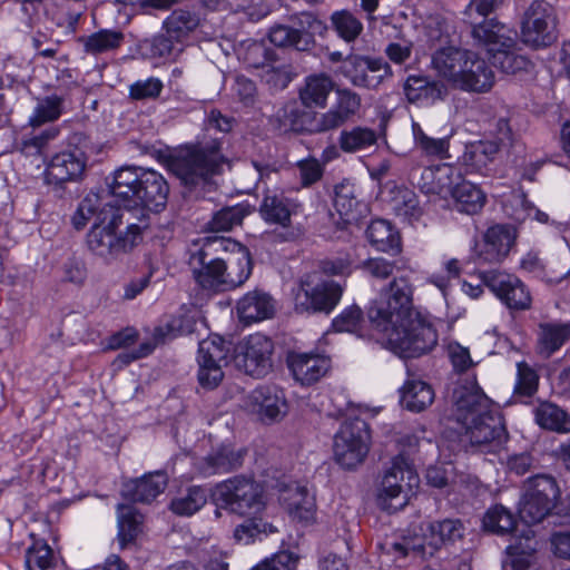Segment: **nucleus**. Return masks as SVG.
I'll list each match as a JSON object with an SVG mask.
<instances>
[{"label": "nucleus", "instance_id": "f257e3e1", "mask_svg": "<svg viewBox=\"0 0 570 570\" xmlns=\"http://www.w3.org/2000/svg\"><path fill=\"white\" fill-rule=\"evenodd\" d=\"M372 327L383 335L385 347L402 358L419 357L438 343L429 320L413 306V286L407 277H394L367 308Z\"/></svg>", "mask_w": 570, "mask_h": 570}, {"label": "nucleus", "instance_id": "f03ea898", "mask_svg": "<svg viewBox=\"0 0 570 570\" xmlns=\"http://www.w3.org/2000/svg\"><path fill=\"white\" fill-rule=\"evenodd\" d=\"M532 480L533 476L528 478V488L519 500L518 521L511 511L502 504L489 508L482 520L484 530L491 533L498 535L513 533V541L507 547L513 570H528L534 561V490L531 487Z\"/></svg>", "mask_w": 570, "mask_h": 570}, {"label": "nucleus", "instance_id": "7ed1b4c3", "mask_svg": "<svg viewBox=\"0 0 570 570\" xmlns=\"http://www.w3.org/2000/svg\"><path fill=\"white\" fill-rule=\"evenodd\" d=\"M110 218L105 224H94L87 234L88 249L111 262L124 254L130 253L142 242V233L148 228V217H134L131 210L122 212L109 207Z\"/></svg>", "mask_w": 570, "mask_h": 570}, {"label": "nucleus", "instance_id": "20e7f679", "mask_svg": "<svg viewBox=\"0 0 570 570\" xmlns=\"http://www.w3.org/2000/svg\"><path fill=\"white\" fill-rule=\"evenodd\" d=\"M422 189L428 194H450L458 212L475 215L487 203L484 191L465 180L460 166L440 164L425 167L421 174Z\"/></svg>", "mask_w": 570, "mask_h": 570}, {"label": "nucleus", "instance_id": "39448f33", "mask_svg": "<svg viewBox=\"0 0 570 570\" xmlns=\"http://www.w3.org/2000/svg\"><path fill=\"white\" fill-rule=\"evenodd\" d=\"M226 161L220 140L213 139L177 150L169 156L167 166L184 186L195 189L220 174Z\"/></svg>", "mask_w": 570, "mask_h": 570}, {"label": "nucleus", "instance_id": "423d86ee", "mask_svg": "<svg viewBox=\"0 0 570 570\" xmlns=\"http://www.w3.org/2000/svg\"><path fill=\"white\" fill-rule=\"evenodd\" d=\"M212 497L218 508L242 517L259 514L266 509L264 487L250 476L235 475L219 482Z\"/></svg>", "mask_w": 570, "mask_h": 570}, {"label": "nucleus", "instance_id": "0eeeda50", "mask_svg": "<svg viewBox=\"0 0 570 570\" xmlns=\"http://www.w3.org/2000/svg\"><path fill=\"white\" fill-rule=\"evenodd\" d=\"M330 27L311 11L288 17L287 23H276L268 30V40L275 47L308 52L316 46V36L324 38Z\"/></svg>", "mask_w": 570, "mask_h": 570}, {"label": "nucleus", "instance_id": "6e6552de", "mask_svg": "<svg viewBox=\"0 0 570 570\" xmlns=\"http://www.w3.org/2000/svg\"><path fill=\"white\" fill-rule=\"evenodd\" d=\"M419 482V475L407 459L403 454L396 455L381 481L376 497L377 505L389 512L403 508Z\"/></svg>", "mask_w": 570, "mask_h": 570}, {"label": "nucleus", "instance_id": "1a4fd4ad", "mask_svg": "<svg viewBox=\"0 0 570 570\" xmlns=\"http://www.w3.org/2000/svg\"><path fill=\"white\" fill-rule=\"evenodd\" d=\"M361 96L350 88H336L335 101L325 112H304L301 126L293 124L294 129L309 134H325L343 127L360 110Z\"/></svg>", "mask_w": 570, "mask_h": 570}, {"label": "nucleus", "instance_id": "9d476101", "mask_svg": "<svg viewBox=\"0 0 570 570\" xmlns=\"http://www.w3.org/2000/svg\"><path fill=\"white\" fill-rule=\"evenodd\" d=\"M343 287L335 281L306 275L299 281L294 302L297 313L331 314L340 303Z\"/></svg>", "mask_w": 570, "mask_h": 570}, {"label": "nucleus", "instance_id": "9b49d317", "mask_svg": "<svg viewBox=\"0 0 570 570\" xmlns=\"http://www.w3.org/2000/svg\"><path fill=\"white\" fill-rule=\"evenodd\" d=\"M368 424L357 416L346 419L334 435V459L344 469L361 464L370 451Z\"/></svg>", "mask_w": 570, "mask_h": 570}, {"label": "nucleus", "instance_id": "f8f14e48", "mask_svg": "<svg viewBox=\"0 0 570 570\" xmlns=\"http://www.w3.org/2000/svg\"><path fill=\"white\" fill-rule=\"evenodd\" d=\"M502 2L503 0H470L463 11V21L470 26L475 41L500 42L505 46L511 42L510 28L495 18H489Z\"/></svg>", "mask_w": 570, "mask_h": 570}, {"label": "nucleus", "instance_id": "ddd939ff", "mask_svg": "<svg viewBox=\"0 0 570 570\" xmlns=\"http://www.w3.org/2000/svg\"><path fill=\"white\" fill-rule=\"evenodd\" d=\"M274 343L264 334L255 333L234 348L237 370L255 379H263L273 368Z\"/></svg>", "mask_w": 570, "mask_h": 570}, {"label": "nucleus", "instance_id": "4468645a", "mask_svg": "<svg viewBox=\"0 0 570 570\" xmlns=\"http://www.w3.org/2000/svg\"><path fill=\"white\" fill-rule=\"evenodd\" d=\"M338 70L352 86L368 90H376L392 76L391 67L383 58L358 53L346 56Z\"/></svg>", "mask_w": 570, "mask_h": 570}, {"label": "nucleus", "instance_id": "2eb2a0df", "mask_svg": "<svg viewBox=\"0 0 570 570\" xmlns=\"http://www.w3.org/2000/svg\"><path fill=\"white\" fill-rule=\"evenodd\" d=\"M230 343L215 335L203 340L198 344V372L199 384L207 390L216 389L224 379L223 366L228 363Z\"/></svg>", "mask_w": 570, "mask_h": 570}, {"label": "nucleus", "instance_id": "dca6fc26", "mask_svg": "<svg viewBox=\"0 0 570 570\" xmlns=\"http://www.w3.org/2000/svg\"><path fill=\"white\" fill-rule=\"evenodd\" d=\"M299 207L295 199L283 193L267 190L263 195L258 213L265 223L283 228V232L272 234L274 238L281 242H293L298 237V233L292 228V217L297 215Z\"/></svg>", "mask_w": 570, "mask_h": 570}, {"label": "nucleus", "instance_id": "f3484780", "mask_svg": "<svg viewBox=\"0 0 570 570\" xmlns=\"http://www.w3.org/2000/svg\"><path fill=\"white\" fill-rule=\"evenodd\" d=\"M461 426L472 445L488 448L489 452L500 450L509 438L503 416L497 406Z\"/></svg>", "mask_w": 570, "mask_h": 570}, {"label": "nucleus", "instance_id": "a211bd4d", "mask_svg": "<svg viewBox=\"0 0 570 570\" xmlns=\"http://www.w3.org/2000/svg\"><path fill=\"white\" fill-rule=\"evenodd\" d=\"M517 238V230L510 224L490 226L481 242L475 244L474 254L479 264H499L509 254Z\"/></svg>", "mask_w": 570, "mask_h": 570}, {"label": "nucleus", "instance_id": "6ab92c4d", "mask_svg": "<svg viewBox=\"0 0 570 570\" xmlns=\"http://www.w3.org/2000/svg\"><path fill=\"white\" fill-rule=\"evenodd\" d=\"M452 400L456 421L460 425L474 420L479 414L487 413L495 406L480 387L475 377L458 385L453 391Z\"/></svg>", "mask_w": 570, "mask_h": 570}, {"label": "nucleus", "instance_id": "aec40b11", "mask_svg": "<svg viewBox=\"0 0 570 570\" xmlns=\"http://www.w3.org/2000/svg\"><path fill=\"white\" fill-rule=\"evenodd\" d=\"M483 282L509 308L524 309L531 304L530 293L512 275L495 271L484 272Z\"/></svg>", "mask_w": 570, "mask_h": 570}, {"label": "nucleus", "instance_id": "412c9836", "mask_svg": "<svg viewBox=\"0 0 570 570\" xmlns=\"http://www.w3.org/2000/svg\"><path fill=\"white\" fill-rule=\"evenodd\" d=\"M144 171L142 167L124 166L114 173L111 183L108 184L111 195L122 202L128 210L132 207L135 214L138 209Z\"/></svg>", "mask_w": 570, "mask_h": 570}, {"label": "nucleus", "instance_id": "4be33fe9", "mask_svg": "<svg viewBox=\"0 0 570 570\" xmlns=\"http://www.w3.org/2000/svg\"><path fill=\"white\" fill-rule=\"evenodd\" d=\"M168 194L169 185L163 175L156 170L145 168L137 215L131 210L134 217L141 216V213L146 214L149 226V212H159L165 208Z\"/></svg>", "mask_w": 570, "mask_h": 570}, {"label": "nucleus", "instance_id": "5701e85b", "mask_svg": "<svg viewBox=\"0 0 570 570\" xmlns=\"http://www.w3.org/2000/svg\"><path fill=\"white\" fill-rule=\"evenodd\" d=\"M494 85V72L485 59L471 51L453 86L472 92H487Z\"/></svg>", "mask_w": 570, "mask_h": 570}, {"label": "nucleus", "instance_id": "b1692460", "mask_svg": "<svg viewBox=\"0 0 570 570\" xmlns=\"http://www.w3.org/2000/svg\"><path fill=\"white\" fill-rule=\"evenodd\" d=\"M287 365L297 382L312 385L330 371L331 360L318 353L292 352L287 356Z\"/></svg>", "mask_w": 570, "mask_h": 570}, {"label": "nucleus", "instance_id": "393cba45", "mask_svg": "<svg viewBox=\"0 0 570 570\" xmlns=\"http://www.w3.org/2000/svg\"><path fill=\"white\" fill-rule=\"evenodd\" d=\"M228 246L235 247L236 242L218 236L204 237L200 244H196L195 248L190 249L187 262L193 277L223 259Z\"/></svg>", "mask_w": 570, "mask_h": 570}, {"label": "nucleus", "instance_id": "a878e982", "mask_svg": "<svg viewBox=\"0 0 570 570\" xmlns=\"http://www.w3.org/2000/svg\"><path fill=\"white\" fill-rule=\"evenodd\" d=\"M403 92L410 104L425 107L443 100L448 95V88L441 80L423 75H410L403 83Z\"/></svg>", "mask_w": 570, "mask_h": 570}, {"label": "nucleus", "instance_id": "bb28decb", "mask_svg": "<svg viewBox=\"0 0 570 570\" xmlns=\"http://www.w3.org/2000/svg\"><path fill=\"white\" fill-rule=\"evenodd\" d=\"M279 501L288 514L302 523L314 521L316 514L315 498L305 485L292 483L282 490Z\"/></svg>", "mask_w": 570, "mask_h": 570}, {"label": "nucleus", "instance_id": "cd10ccee", "mask_svg": "<svg viewBox=\"0 0 570 570\" xmlns=\"http://www.w3.org/2000/svg\"><path fill=\"white\" fill-rule=\"evenodd\" d=\"M168 476L164 471L146 473L139 479L130 480L122 487L121 494L132 502L149 503L163 493Z\"/></svg>", "mask_w": 570, "mask_h": 570}, {"label": "nucleus", "instance_id": "c85d7f7f", "mask_svg": "<svg viewBox=\"0 0 570 570\" xmlns=\"http://www.w3.org/2000/svg\"><path fill=\"white\" fill-rule=\"evenodd\" d=\"M86 168L81 151H62L55 155L46 168L49 183L63 184L80 178Z\"/></svg>", "mask_w": 570, "mask_h": 570}, {"label": "nucleus", "instance_id": "c756f323", "mask_svg": "<svg viewBox=\"0 0 570 570\" xmlns=\"http://www.w3.org/2000/svg\"><path fill=\"white\" fill-rule=\"evenodd\" d=\"M247 450L222 444L213 449L200 462L199 470L205 476L229 473L243 465Z\"/></svg>", "mask_w": 570, "mask_h": 570}, {"label": "nucleus", "instance_id": "7c9ffc66", "mask_svg": "<svg viewBox=\"0 0 570 570\" xmlns=\"http://www.w3.org/2000/svg\"><path fill=\"white\" fill-rule=\"evenodd\" d=\"M334 207L345 224H357L368 212L367 205L358 199L356 186L347 179L334 188Z\"/></svg>", "mask_w": 570, "mask_h": 570}, {"label": "nucleus", "instance_id": "2f4dec72", "mask_svg": "<svg viewBox=\"0 0 570 570\" xmlns=\"http://www.w3.org/2000/svg\"><path fill=\"white\" fill-rule=\"evenodd\" d=\"M249 400L253 411L262 421H276L286 412L284 393L276 386H258L250 393Z\"/></svg>", "mask_w": 570, "mask_h": 570}, {"label": "nucleus", "instance_id": "473e14b6", "mask_svg": "<svg viewBox=\"0 0 570 570\" xmlns=\"http://www.w3.org/2000/svg\"><path fill=\"white\" fill-rule=\"evenodd\" d=\"M225 277L227 291L242 286L252 275L253 262L248 248L236 242V246H228L225 254Z\"/></svg>", "mask_w": 570, "mask_h": 570}, {"label": "nucleus", "instance_id": "72a5a7b5", "mask_svg": "<svg viewBox=\"0 0 570 570\" xmlns=\"http://www.w3.org/2000/svg\"><path fill=\"white\" fill-rule=\"evenodd\" d=\"M499 151V145L494 141H475L465 147L462 156L461 168L464 167L463 174L488 175L489 165L494 160Z\"/></svg>", "mask_w": 570, "mask_h": 570}, {"label": "nucleus", "instance_id": "f704fd0d", "mask_svg": "<svg viewBox=\"0 0 570 570\" xmlns=\"http://www.w3.org/2000/svg\"><path fill=\"white\" fill-rule=\"evenodd\" d=\"M510 38L511 42L509 45L492 43L488 41H478L479 43L484 45L488 48V51L491 53L492 63L501 69L505 73H515L520 70L527 69L531 61L524 56L515 55L511 51L514 46V40L517 33L510 29Z\"/></svg>", "mask_w": 570, "mask_h": 570}, {"label": "nucleus", "instance_id": "c9c22d12", "mask_svg": "<svg viewBox=\"0 0 570 570\" xmlns=\"http://www.w3.org/2000/svg\"><path fill=\"white\" fill-rule=\"evenodd\" d=\"M470 53V50L453 46L440 48L432 56V66L441 77L453 85Z\"/></svg>", "mask_w": 570, "mask_h": 570}, {"label": "nucleus", "instance_id": "e433bc0d", "mask_svg": "<svg viewBox=\"0 0 570 570\" xmlns=\"http://www.w3.org/2000/svg\"><path fill=\"white\" fill-rule=\"evenodd\" d=\"M194 325L191 318L187 316L173 317L165 326H158L154 331V342H147L139 345L136 351L139 358L149 355L158 344H164L177 336L188 335L194 332Z\"/></svg>", "mask_w": 570, "mask_h": 570}, {"label": "nucleus", "instance_id": "4c0bfd02", "mask_svg": "<svg viewBox=\"0 0 570 570\" xmlns=\"http://www.w3.org/2000/svg\"><path fill=\"white\" fill-rule=\"evenodd\" d=\"M366 237L377 250L396 255L402 250L400 233L385 219H374L367 226Z\"/></svg>", "mask_w": 570, "mask_h": 570}, {"label": "nucleus", "instance_id": "58836bf2", "mask_svg": "<svg viewBox=\"0 0 570 570\" xmlns=\"http://www.w3.org/2000/svg\"><path fill=\"white\" fill-rule=\"evenodd\" d=\"M334 90V81L324 73L306 77L304 85L299 88L298 97L306 108H324L330 94Z\"/></svg>", "mask_w": 570, "mask_h": 570}, {"label": "nucleus", "instance_id": "ea45409f", "mask_svg": "<svg viewBox=\"0 0 570 570\" xmlns=\"http://www.w3.org/2000/svg\"><path fill=\"white\" fill-rule=\"evenodd\" d=\"M239 318L246 323L258 322L272 317L274 304L272 297L258 291L247 293L237 303Z\"/></svg>", "mask_w": 570, "mask_h": 570}, {"label": "nucleus", "instance_id": "a19ab883", "mask_svg": "<svg viewBox=\"0 0 570 570\" xmlns=\"http://www.w3.org/2000/svg\"><path fill=\"white\" fill-rule=\"evenodd\" d=\"M109 204H102V199L96 193L87 194L78 204L71 216V224L80 230L86 227L91 218L96 217L97 224H105L110 218Z\"/></svg>", "mask_w": 570, "mask_h": 570}, {"label": "nucleus", "instance_id": "79ce46f5", "mask_svg": "<svg viewBox=\"0 0 570 570\" xmlns=\"http://www.w3.org/2000/svg\"><path fill=\"white\" fill-rule=\"evenodd\" d=\"M559 498L560 489L556 479L547 474H537V517L543 518L552 512L561 515Z\"/></svg>", "mask_w": 570, "mask_h": 570}, {"label": "nucleus", "instance_id": "37998d69", "mask_svg": "<svg viewBox=\"0 0 570 570\" xmlns=\"http://www.w3.org/2000/svg\"><path fill=\"white\" fill-rule=\"evenodd\" d=\"M246 517L234 530V539L239 543L249 544L278 531L273 523L263 518L262 513Z\"/></svg>", "mask_w": 570, "mask_h": 570}, {"label": "nucleus", "instance_id": "c03bdc74", "mask_svg": "<svg viewBox=\"0 0 570 570\" xmlns=\"http://www.w3.org/2000/svg\"><path fill=\"white\" fill-rule=\"evenodd\" d=\"M376 141L377 136L375 130L362 126L343 129L337 138L340 149L346 154L364 151L373 147Z\"/></svg>", "mask_w": 570, "mask_h": 570}, {"label": "nucleus", "instance_id": "a18cd8bd", "mask_svg": "<svg viewBox=\"0 0 570 570\" xmlns=\"http://www.w3.org/2000/svg\"><path fill=\"white\" fill-rule=\"evenodd\" d=\"M434 392L431 385L419 380H407L401 391V401L412 412H421L432 404Z\"/></svg>", "mask_w": 570, "mask_h": 570}, {"label": "nucleus", "instance_id": "49530a36", "mask_svg": "<svg viewBox=\"0 0 570 570\" xmlns=\"http://www.w3.org/2000/svg\"><path fill=\"white\" fill-rule=\"evenodd\" d=\"M65 99L58 95H50L37 99L32 114L28 119V125L32 128L41 127L48 122H55L63 114Z\"/></svg>", "mask_w": 570, "mask_h": 570}, {"label": "nucleus", "instance_id": "de8ad7c7", "mask_svg": "<svg viewBox=\"0 0 570 570\" xmlns=\"http://www.w3.org/2000/svg\"><path fill=\"white\" fill-rule=\"evenodd\" d=\"M142 521L144 515L135 507L130 504L118 505V539L121 548L136 540L141 532Z\"/></svg>", "mask_w": 570, "mask_h": 570}, {"label": "nucleus", "instance_id": "09e8293b", "mask_svg": "<svg viewBox=\"0 0 570 570\" xmlns=\"http://www.w3.org/2000/svg\"><path fill=\"white\" fill-rule=\"evenodd\" d=\"M200 16L195 10L179 8L174 10L164 21V29L181 43L199 24Z\"/></svg>", "mask_w": 570, "mask_h": 570}, {"label": "nucleus", "instance_id": "8fccbe9b", "mask_svg": "<svg viewBox=\"0 0 570 570\" xmlns=\"http://www.w3.org/2000/svg\"><path fill=\"white\" fill-rule=\"evenodd\" d=\"M208 491L202 485H191L174 498L170 510L180 517H190L198 512L207 502Z\"/></svg>", "mask_w": 570, "mask_h": 570}, {"label": "nucleus", "instance_id": "3c124183", "mask_svg": "<svg viewBox=\"0 0 570 570\" xmlns=\"http://www.w3.org/2000/svg\"><path fill=\"white\" fill-rule=\"evenodd\" d=\"M140 47L149 58L175 59L183 51L181 41L166 31L144 40Z\"/></svg>", "mask_w": 570, "mask_h": 570}, {"label": "nucleus", "instance_id": "603ef678", "mask_svg": "<svg viewBox=\"0 0 570 570\" xmlns=\"http://www.w3.org/2000/svg\"><path fill=\"white\" fill-rule=\"evenodd\" d=\"M537 49L548 47L558 38L556 9L549 3L537 6Z\"/></svg>", "mask_w": 570, "mask_h": 570}, {"label": "nucleus", "instance_id": "864d4df0", "mask_svg": "<svg viewBox=\"0 0 570 570\" xmlns=\"http://www.w3.org/2000/svg\"><path fill=\"white\" fill-rule=\"evenodd\" d=\"M253 212L247 203L227 206L216 212L208 222L212 232H228L242 224L243 219Z\"/></svg>", "mask_w": 570, "mask_h": 570}, {"label": "nucleus", "instance_id": "5fc2aeb1", "mask_svg": "<svg viewBox=\"0 0 570 570\" xmlns=\"http://www.w3.org/2000/svg\"><path fill=\"white\" fill-rule=\"evenodd\" d=\"M537 424L558 433L570 432V415L556 404L543 402L537 407Z\"/></svg>", "mask_w": 570, "mask_h": 570}, {"label": "nucleus", "instance_id": "6e6d98bb", "mask_svg": "<svg viewBox=\"0 0 570 570\" xmlns=\"http://www.w3.org/2000/svg\"><path fill=\"white\" fill-rule=\"evenodd\" d=\"M330 21L331 28L345 42L355 41L363 31L361 20L346 9L334 11L330 17Z\"/></svg>", "mask_w": 570, "mask_h": 570}, {"label": "nucleus", "instance_id": "4d7b16f0", "mask_svg": "<svg viewBox=\"0 0 570 570\" xmlns=\"http://www.w3.org/2000/svg\"><path fill=\"white\" fill-rule=\"evenodd\" d=\"M124 33L118 30L101 29L85 39L83 47L87 53L97 56L119 48L124 41Z\"/></svg>", "mask_w": 570, "mask_h": 570}, {"label": "nucleus", "instance_id": "13d9d810", "mask_svg": "<svg viewBox=\"0 0 570 570\" xmlns=\"http://www.w3.org/2000/svg\"><path fill=\"white\" fill-rule=\"evenodd\" d=\"M570 336L569 325H542L537 354L549 357L556 352Z\"/></svg>", "mask_w": 570, "mask_h": 570}, {"label": "nucleus", "instance_id": "bf43d9fd", "mask_svg": "<svg viewBox=\"0 0 570 570\" xmlns=\"http://www.w3.org/2000/svg\"><path fill=\"white\" fill-rule=\"evenodd\" d=\"M415 146L426 156L444 159L449 157V138H432L428 136L417 122L412 124Z\"/></svg>", "mask_w": 570, "mask_h": 570}, {"label": "nucleus", "instance_id": "052dcab7", "mask_svg": "<svg viewBox=\"0 0 570 570\" xmlns=\"http://www.w3.org/2000/svg\"><path fill=\"white\" fill-rule=\"evenodd\" d=\"M26 567L28 570H55L53 552L46 541H33L27 549Z\"/></svg>", "mask_w": 570, "mask_h": 570}, {"label": "nucleus", "instance_id": "680f3d73", "mask_svg": "<svg viewBox=\"0 0 570 570\" xmlns=\"http://www.w3.org/2000/svg\"><path fill=\"white\" fill-rule=\"evenodd\" d=\"M225 264V257L220 259L219 262H216L213 266H209L204 272H200L194 276V281L196 284L205 289V291H213V292H225L227 291V284H226V266Z\"/></svg>", "mask_w": 570, "mask_h": 570}, {"label": "nucleus", "instance_id": "e2e57ef3", "mask_svg": "<svg viewBox=\"0 0 570 570\" xmlns=\"http://www.w3.org/2000/svg\"><path fill=\"white\" fill-rule=\"evenodd\" d=\"M534 395V370L525 362L518 363L517 382L512 399L515 403L531 404Z\"/></svg>", "mask_w": 570, "mask_h": 570}, {"label": "nucleus", "instance_id": "0e129e2a", "mask_svg": "<svg viewBox=\"0 0 570 570\" xmlns=\"http://www.w3.org/2000/svg\"><path fill=\"white\" fill-rule=\"evenodd\" d=\"M164 89L163 81L157 77L139 79L129 86V98L136 101L157 99Z\"/></svg>", "mask_w": 570, "mask_h": 570}, {"label": "nucleus", "instance_id": "69168bd1", "mask_svg": "<svg viewBox=\"0 0 570 570\" xmlns=\"http://www.w3.org/2000/svg\"><path fill=\"white\" fill-rule=\"evenodd\" d=\"M363 322V311L357 305L344 308L332 321V327L336 332H356Z\"/></svg>", "mask_w": 570, "mask_h": 570}, {"label": "nucleus", "instance_id": "338daca9", "mask_svg": "<svg viewBox=\"0 0 570 570\" xmlns=\"http://www.w3.org/2000/svg\"><path fill=\"white\" fill-rule=\"evenodd\" d=\"M430 530L433 537H438L440 542H454L463 535V524L460 520L444 519L431 523Z\"/></svg>", "mask_w": 570, "mask_h": 570}, {"label": "nucleus", "instance_id": "774afa93", "mask_svg": "<svg viewBox=\"0 0 570 570\" xmlns=\"http://www.w3.org/2000/svg\"><path fill=\"white\" fill-rule=\"evenodd\" d=\"M395 262L384 257H371L361 265L362 271L372 278L384 281L393 275Z\"/></svg>", "mask_w": 570, "mask_h": 570}]
</instances>
